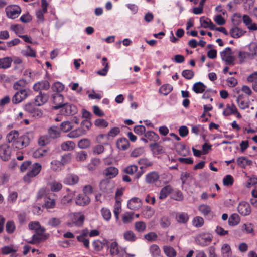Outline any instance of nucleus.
<instances>
[{"label":"nucleus","mask_w":257,"mask_h":257,"mask_svg":"<svg viewBox=\"0 0 257 257\" xmlns=\"http://www.w3.org/2000/svg\"><path fill=\"white\" fill-rule=\"evenodd\" d=\"M63 96L62 94L57 93L54 95L53 100L55 103L59 102V103L54 107L55 109H60V113L61 115L69 116L76 113L77 109L76 107L67 103L63 102Z\"/></svg>","instance_id":"f257e3e1"},{"label":"nucleus","mask_w":257,"mask_h":257,"mask_svg":"<svg viewBox=\"0 0 257 257\" xmlns=\"http://www.w3.org/2000/svg\"><path fill=\"white\" fill-rule=\"evenodd\" d=\"M7 141L12 143L14 147L18 149H22L27 146L29 143V138L27 136H19L17 131H11L6 136Z\"/></svg>","instance_id":"f03ea898"},{"label":"nucleus","mask_w":257,"mask_h":257,"mask_svg":"<svg viewBox=\"0 0 257 257\" xmlns=\"http://www.w3.org/2000/svg\"><path fill=\"white\" fill-rule=\"evenodd\" d=\"M107 246L109 249L110 255L112 257H135L134 253H128L126 252V247L119 246L116 241H107Z\"/></svg>","instance_id":"7ed1b4c3"},{"label":"nucleus","mask_w":257,"mask_h":257,"mask_svg":"<svg viewBox=\"0 0 257 257\" xmlns=\"http://www.w3.org/2000/svg\"><path fill=\"white\" fill-rule=\"evenodd\" d=\"M23 82L18 81L13 85V88L18 90L12 98V102L14 104H18L25 99L30 94V90L28 89L21 88Z\"/></svg>","instance_id":"20e7f679"},{"label":"nucleus","mask_w":257,"mask_h":257,"mask_svg":"<svg viewBox=\"0 0 257 257\" xmlns=\"http://www.w3.org/2000/svg\"><path fill=\"white\" fill-rule=\"evenodd\" d=\"M69 217L70 220L67 223L68 227H81L83 225L85 219L84 215L76 212L70 214Z\"/></svg>","instance_id":"39448f33"},{"label":"nucleus","mask_w":257,"mask_h":257,"mask_svg":"<svg viewBox=\"0 0 257 257\" xmlns=\"http://www.w3.org/2000/svg\"><path fill=\"white\" fill-rule=\"evenodd\" d=\"M212 236L208 233H201L198 234L195 239L196 243L201 246L204 247L211 242Z\"/></svg>","instance_id":"423d86ee"},{"label":"nucleus","mask_w":257,"mask_h":257,"mask_svg":"<svg viewBox=\"0 0 257 257\" xmlns=\"http://www.w3.org/2000/svg\"><path fill=\"white\" fill-rule=\"evenodd\" d=\"M5 11L7 16L10 19H13L17 18L21 12L20 7L16 5H11L8 6Z\"/></svg>","instance_id":"0eeeda50"},{"label":"nucleus","mask_w":257,"mask_h":257,"mask_svg":"<svg viewBox=\"0 0 257 257\" xmlns=\"http://www.w3.org/2000/svg\"><path fill=\"white\" fill-rule=\"evenodd\" d=\"M41 168V165L40 163H34L31 170L24 177V181L26 182H30L32 178L35 177L40 173Z\"/></svg>","instance_id":"6e6552de"},{"label":"nucleus","mask_w":257,"mask_h":257,"mask_svg":"<svg viewBox=\"0 0 257 257\" xmlns=\"http://www.w3.org/2000/svg\"><path fill=\"white\" fill-rule=\"evenodd\" d=\"M48 4L46 0L41 1V8L36 10V15L37 19V22L42 23L44 21V15L47 12Z\"/></svg>","instance_id":"1a4fd4ad"},{"label":"nucleus","mask_w":257,"mask_h":257,"mask_svg":"<svg viewBox=\"0 0 257 257\" xmlns=\"http://www.w3.org/2000/svg\"><path fill=\"white\" fill-rule=\"evenodd\" d=\"M221 58L222 61L226 64L230 65L234 63L235 59L232 56V50L230 47L226 48L220 53Z\"/></svg>","instance_id":"9d476101"},{"label":"nucleus","mask_w":257,"mask_h":257,"mask_svg":"<svg viewBox=\"0 0 257 257\" xmlns=\"http://www.w3.org/2000/svg\"><path fill=\"white\" fill-rule=\"evenodd\" d=\"M11 148L7 144L0 146V158L5 161L9 160L11 158Z\"/></svg>","instance_id":"9b49d317"},{"label":"nucleus","mask_w":257,"mask_h":257,"mask_svg":"<svg viewBox=\"0 0 257 257\" xmlns=\"http://www.w3.org/2000/svg\"><path fill=\"white\" fill-rule=\"evenodd\" d=\"M36 106L35 103L29 102L24 106V109L25 111L32 114L33 116H40L42 113Z\"/></svg>","instance_id":"f8f14e48"},{"label":"nucleus","mask_w":257,"mask_h":257,"mask_svg":"<svg viewBox=\"0 0 257 257\" xmlns=\"http://www.w3.org/2000/svg\"><path fill=\"white\" fill-rule=\"evenodd\" d=\"M223 114L225 116L231 115H235L238 118H240L241 117V115L238 112L237 109L234 104H227L226 108L223 112Z\"/></svg>","instance_id":"ddd939ff"},{"label":"nucleus","mask_w":257,"mask_h":257,"mask_svg":"<svg viewBox=\"0 0 257 257\" xmlns=\"http://www.w3.org/2000/svg\"><path fill=\"white\" fill-rule=\"evenodd\" d=\"M89 234V230L88 229L85 228L79 232V235L77 236V239L79 242H82L84 246L88 248L89 247V241L86 237Z\"/></svg>","instance_id":"4468645a"},{"label":"nucleus","mask_w":257,"mask_h":257,"mask_svg":"<svg viewBox=\"0 0 257 257\" xmlns=\"http://www.w3.org/2000/svg\"><path fill=\"white\" fill-rule=\"evenodd\" d=\"M238 211L241 215L247 216L251 213V207L248 203L242 201L238 206Z\"/></svg>","instance_id":"2eb2a0df"},{"label":"nucleus","mask_w":257,"mask_h":257,"mask_svg":"<svg viewBox=\"0 0 257 257\" xmlns=\"http://www.w3.org/2000/svg\"><path fill=\"white\" fill-rule=\"evenodd\" d=\"M250 49H253V52H252L251 53H249L247 52H245L244 51L240 52L239 53V58L240 60V61L242 62H243L246 59L250 57V55L253 56H256L257 55V45L255 44H252L250 45Z\"/></svg>","instance_id":"dca6fc26"},{"label":"nucleus","mask_w":257,"mask_h":257,"mask_svg":"<svg viewBox=\"0 0 257 257\" xmlns=\"http://www.w3.org/2000/svg\"><path fill=\"white\" fill-rule=\"evenodd\" d=\"M48 99V94L40 92L39 94L35 98V103L37 106H40L46 103Z\"/></svg>","instance_id":"f3484780"},{"label":"nucleus","mask_w":257,"mask_h":257,"mask_svg":"<svg viewBox=\"0 0 257 257\" xmlns=\"http://www.w3.org/2000/svg\"><path fill=\"white\" fill-rule=\"evenodd\" d=\"M159 179V175L156 171H152L147 173L145 177V181L148 184H153Z\"/></svg>","instance_id":"a211bd4d"},{"label":"nucleus","mask_w":257,"mask_h":257,"mask_svg":"<svg viewBox=\"0 0 257 257\" xmlns=\"http://www.w3.org/2000/svg\"><path fill=\"white\" fill-rule=\"evenodd\" d=\"M90 201L89 196L86 194H79L76 198V203L80 206H85L88 205Z\"/></svg>","instance_id":"6ab92c4d"},{"label":"nucleus","mask_w":257,"mask_h":257,"mask_svg":"<svg viewBox=\"0 0 257 257\" xmlns=\"http://www.w3.org/2000/svg\"><path fill=\"white\" fill-rule=\"evenodd\" d=\"M112 186V184L110 183V181L108 179L102 180L99 184L100 190L106 193H109L111 192Z\"/></svg>","instance_id":"aec40b11"},{"label":"nucleus","mask_w":257,"mask_h":257,"mask_svg":"<svg viewBox=\"0 0 257 257\" xmlns=\"http://www.w3.org/2000/svg\"><path fill=\"white\" fill-rule=\"evenodd\" d=\"M118 173V169L113 166L107 167L103 171L104 175L109 179L114 178L116 176Z\"/></svg>","instance_id":"412c9836"},{"label":"nucleus","mask_w":257,"mask_h":257,"mask_svg":"<svg viewBox=\"0 0 257 257\" xmlns=\"http://www.w3.org/2000/svg\"><path fill=\"white\" fill-rule=\"evenodd\" d=\"M50 88L49 83L47 81H43L36 83L33 85V89L35 91H40L43 90H47Z\"/></svg>","instance_id":"4be33fe9"},{"label":"nucleus","mask_w":257,"mask_h":257,"mask_svg":"<svg viewBox=\"0 0 257 257\" xmlns=\"http://www.w3.org/2000/svg\"><path fill=\"white\" fill-rule=\"evenodd\" d=\"M141 205V200L137 197L131 198L127 202V207L131 210H136Z\"/></svg>","instance_id":"5701e85b"},{"label":"nucleus","mask_w":257,"mask_h":257,"mask_svg":"<svg viewBox=\"0 0 257 257\" xmlns=\"http://www.w3.org/2000/svg\"><path fill=\"white\" fill-rule=\"evenodd\" d=\"M78 177L74 174L68 175L64 180V183L66 184L73 185L77 184L78 182Z\"/></svg>","instance_id":"b1692460"},{"label":"nucleus","mask_w":257,"mask_h":257,"mask_svg":"<svg viewBox=\"0 0 257 257\" xmlns=\"http://www.w3.org/2000/svg\"><path fill=\"white\" fill-rule=\"evenodd\" d=\"M172 191V187L170 185H168L164 186L160 190L159 198L162 200L165 199Z\"/></svg>","instance_id":"393cba45"},{"label":"nucleus","mask_w":257,"mask_h":257,"mask_svg":"<svg viewBox=\"0 0 257 257\" xmlns=\"http://www.w3.org/2000/svg\"><path fill=\"white\" fill-rule=\"evenodd\" d=\"M12 58L5 57L0 58V69H7L11 67Z\"/></svg>","instance_id":"a878e982"},{"label":"nucleus","mask_w":257,"mask_h":257,"mask_svg":"<svg viewBox=\"0 0 257 257\" xmlns=\"http://www.w3.org/2000/svg\"><path fill=\"white\" fill-rule=\"evenodd\" d=\"M129 146V141L126 138H120L117 142V146L120 150H125L128 148Z\"/></svg>","instance_id":"bb28decb"},{"label":"nucleus","mask_w":257,"mask_h":257,"mask_svg":"<svg viewBox=\"0 0 257 257\" xmlns=\"http://www.w3.org/2000/svg\"><path fill=\"white\" fill-rule=\"evenodd\" d=\"M176 219L179 223H186L189 220L188 215L185 212H179L176 215Z\"/></svg>","instance_id":"cd10ccee"},{"label":"nucleus","mask_w":257,"mask_h":257,"mask_svg":"<svg viewBox=\"0 0 257 257\" xmlns=\"http://www.w3.org/2000/svg\"><path fill=\"white\" fill-rule=\"evenodd\" d=\"M222 257H231L232 251L230 245L227 243L223 244L221 248Z\"/></svg>","instance_id":"c85d7f7f"},{"label":"nucleus","mask_w":257,"mask_h":257,"mask_svg":"<svg viewBox=\"0 0 257 257\" xmlns=\"http://www.w3.org/2000/svg\"><path fill=\"white\" fill-rule=\"evenodd\" d=\"M163 251L167 257H175L177 252L175 249L169 245H165L163 247Z\"/></svg>","instance_id":"c756f323"},{"label":"nucleus","mask_w":257,"mask_h":257,"mask_svg":"<svg viewBox=\"0 0 257 257\" xmlns=\"http://www.w3.org/2000/svg\"><path fill=\"white\" fill-rule=\"evenodd\" d=\"M28 226L30 229L35 230L38 233H43L45 231V229L41 227L39 222L38 221L31 222L29 224Z\"/></svg>","instance_id":"7c9ffc66"},{"label":"nucleus","mask_w":257,"mask_h":257,"mask_svg":"<svg viewBox=\"0 0 257 257\" xmlns=\"http://www.w3.org/2000/svg\"><path fill=\"white\" fill-rule=\"evenodd\" d=\"M85 134V130L79 127L70 132L68 134V137L70 138H76Z\"/></svg>","instance_id":"2f4dec72"},{"label":"nucleus","mask_w":257,"mask_h":257,"mask_svg":"<svg viewBox=\"0 0 257 257\" xmlns=\"http://www.w3.org/2000/svg\"><path fill=\"white\" fill-rule=\"evenodd\" d=\"M240 219L239 215L236 213L231 215L228 219V224L231 226H234L238 224Z\"/></svg>","instance_id":"473e14b6"},{"label":"nucleus","mask_w":257,"mask_h":257,"mask_svg":"<svg viewBox=\"0 0 257 257\" xmlns=\"http://www.w3.org/2000/svg\"><path fill=\"white\" fill-rule=\"evenodd\" d=\"M149 252L152 257H159L161 255V250L156 244H152L150 246Z\"/></svg>","instance_id":"72a5a7b5"},{"label":"nucleus","mask_w":257,"mask_h":257,"mask_svg":"<svg viewBox=\"0 0 257 257\" xmlns=\"http://www.w3.org/2000/svg\"><path fill=\"white\" fill-rule=\"evenodd\" d=\"M236 102L240 109H245L249 107L248 102L244 100L242 95H239L236 99Z\"/></svg>","instance_id":"f704fd0d"},{"label":"nucleus","mask_w":257,"mask_h":257,"mask_svg":"<svg viewBox=\"0 0 257 257\" xmlns=\"http://www.w3.org/2000/svg\"><path fill=\"white\" fill-rule=\"evenodd\" d=\"M206 86L201 82L195 83L193 86V90L196 93H202L205 90Z\"/></svg>","instance_id":"c9c22d12"},{"label":"nucleus","mask_w":257,"mask_h":257,"mask_svg":"<svg viewBox=\"0 0 257 257\" xmlns=\"http://www.w3.org/2000/svg\"><path fill=\"white\" fill-rule=\"evenodd\" d=\"M237 164L241 168H245L247 165L251 164V161L248 160L245 157H240L236 160Z\"/></svg>","instance_id":"e433bc0d"},{"label":"nucleus","mask_w":257,"mask_h":257,"mask_svg":"<svg viewBox=\"0 0 257 257\" xmlns=\"http://www.w3.org/2000/svg\"><path fill=\"white\" fill-rule=\"evenodd\" d=\"M18 194L17 192L9 191L7 198L8 203L11 204L15 203L18 198Z\"/></svg>","instance_id":"4c0bfd02"},{"label":"nucleus","mask_w":257,"mask_h":257,"mask_svg":"<svg viewBox=\"0 0 257 257\" xmlns=\"http://www.w3.org/2000/svg\"><path fill=\"white\" fill-rule=\"evenodd\" d=\"M100 213L105 221L108 222L111 218V212L108 208L103 207L101 208Z\"/></svg>","instance_id":"58836bf2"},{"label":"nucleus","mask_w":257,"mask_h":257,"mask_svg":"<svg viewBox=\"0 0 257 257\" xmlns=\"http://www.w3.org/2000/svg\"><path fill=\"white\" fill-rule=\"evenodd\" d=\"M123 238L125 240L131 242H134L137 239L136 235L131 230L126 231L124 233Z\"/></svg>","instance_id":"ea45409f"},{"label":"nucleus","mask_w":257,"mask_h":257,"mask_svg":"<svg viewBox=\"0 0 257 257\" xmlns=\"http://www.w3.org/2000/svg\"><path fill=\"white\" fill-rule=\"evenodd\" d=\"M198 210L203 215L206 216L209 214L211 212V208L207 204H201L198 207Z\"/></svg>","instance_id":"a19ab883"},{"label":"nucleus","mask_w":257,"mask_h":257,"mask_svg":"<svg viewBox=\"0 0 257 257\" xmlns=\"http://www.w3.org/2000/svg\"><path fill=\"white\" fill-rule=\"evenodd\" d=\"M244 33V32L241 29L238 27H234L230 30V34L231 36L235 38H239L242 36Z\"/></svg>","instance_id":"79ce46f5"},{"label":"nucleus","mask_w":257,"mask_h":257,"mask_svg":"<svg viewBox=\"0 0 257 257\" xmlns=\"http://www.w3.org/2000/svg\"><path fill=\"white\" fill-rule=\"evenodd\" d=\"M50 167L53 171H59L62 169L63 166L60 161L55 160L51 162Z\"/></svg>","instance_id":"37998d69"},{"label":"nucleus","mask_w":257,"mask_h":257,"mask_svg":"<svg viewBox=\"0 0 257 257\" xmlns=\"http://www.w3.org/2000/svg\"><path fill=\"white\" fill-rule=\"evenodd\" d=\"M192 223L193 226L196 228H200L203 225L204 221L202 217L196 216L193 218Z\"/></svg>","instance_id":"c03bdc74"},{"label":"nucleus","mask_w":257,"mask_h":257,"mask_svg":"<svg viewBox=\"0 0 257 257\" xmlns=\"http://www.w3.org/2000/svg\"><path fill=\"white\" fill-rule=\"evenodd\" d=\"M144 136L150 141H157L159 140V136L154 132L152 131H147L145 132Z\"/></svg>","instance_id":"a18cd8bd"},{"label":"nucleus","mask_w":257,"mask_h":257,"mask_svg":"<svg viewBox=\"0 0 257 257\" xmlns=\"http://www.w3.org/2000/svg\"><path fill=\"white\" fill-rule=\"evenodd\" d=\"M173 90V87L169 84L163 85L159 89V92L161 94L167 95Z\"/></svg>","instance_id":"49530a36"},{"label":"nucleus","mask_w":257,"mask_h":257,"mask_svg":"<svg viewBox=\"0 0 257 257\" xmlns=\"http://www.w3.org/2000/svg\"><path fill=\"white\" fill-rule=\"evenodd\" d=\"M75 143L71 141H68L63 143L61 145V149L64 151H70L75 147Z\"/></svg>","instance_id":"de8ad7c7"},{"label":"nucleus","mask_w":257,"mask_h":257,"mask_svg":"<svg viewBox=\"0 0 257 257\" xmlns=\"http://www.w3.org/2000/svg\"><path fill=\"white\" fill-rule=\"evenodd\" d=\"M48 133L50 137L53 139L57 138L60 135L59 128L55 126L51 127L48 130Z\"/></svg>","instance_id":"09e8293b"},{"label":"nucleus","mask_w":257,"mask_h":257,"mask_svg":"<svg viewBox=\"0 0 257 257\" xmlns=\"http://www.w3.org/2000/svg\"><path fill=\"white\" fill-rule=\"evenodd\" d=\"M134 213L133 212H126L124 213L122 217V220L124 224H127L134 220Z\"/></svg>","instance_id":"8fccbe9b"},{"label":"nucleus","mask_w":257,"mask_h":257,"mask_svg":"<svg viewBox=\"0 0 257 257\" xmlns=\"http://www.w3.org/2000/svg\"><path fill=\"white\" fill-rule=\"evenodd\" d=\"M138 163L141 165V168L151 166L153 165V162L146 158H142L138 161Z\"/></svg>","instance_id":"3c124183"},{"label":"nucleus","mask_w":257,"mask_h":257,"mask_svg":"<svg viewBox=\"0 0 257 257\" xmlns=\"http://www.w3.org/2000/svg\"><path fill=\"white\" fill-rule=\"evenodd\" d=\"M10 29L19 37H21V34L23 33V28L21 25L18 24L13 25L11 26Z\"/></svg>","instance_id":"603ef678"},{"label":"nucleus","mask_w":257,"mask_h":257,"mask_svg":"<svg viewBox=\"0 0 257 257\" xmlns=\"http://www.w3.org/2000/svg\"><path fill=\"white\" fill-rule=\"evenodd\" d=\"M87 154L85 151H80L76 154L75 159L77 161H84L87 158Z\"/></svg>","instance_id":"864d4df0"},{"label":"nucleus","mask_w":257,"mask_h":257,"mask_svg":"<svg viewBox=\"0 0 257 257\" xmlns=\"http://www.w3.org/2000/svg\"><path fill=\"white\" fill-rule=\"evenodd\" d=\"M50 185L51 191L53 192H58L60 191L62 187L61 183L56 181L51 182Z\"/></svg>","instance_id":"5fc2aeb1"},{"label":"nucleus","mask_w":257,"mask_h":257,"mask_svg":"<svg viewBox=\"0 0 257 257\" xmlns=\"http://www.w3.org/2000/svg\"><path fill=\"white\" fill-rule=\"evenodd\" d=\"M138 170V166L136 165H131L124 169V172L128 174L133 175Z\"/></svg>","instance_id":"6e6d98bb"},{"label":"nucleus","mask_w":257,"mask_h":257,"mask_svg":"<svg viewBox=\"0 0 257 257\" xmlns=\"http://www.w3.org/2000/svg\"><path fill=\"white\" fill-rule=\"evenodd\" d=\"M146 227V224L143 221H138L135 223V228L138 232H143Z\"/></svg>","instance_id":"4d7b16f0"},{"label":"nucleus","mask_w":257,"mask_h":257,"mask_svg":"<svg viewBox=\"0 0 257 257\" xmlns=\"http://www.w3.org/2000/svg\"><path fill=\"white\" fill-rule=\"evenodd\" d=\"M95 125L100 128H104L108 125V122L104 119L98 118L94 122Z\"/></svg>","instance_id":"13d9d810"},{"label":"nucleus","mask_w":257,"mask_h":257,"mask_svg":"<svg viewBox=\"0 0 257 257\" xmlns=\"http://www.w3.org/2000/svg\"><path fill=\"white\" fill-rule=\"evenodd\" d=\"M172 198L176 201H182L183 199L182 193L180 190H175L172 193Z\"/></svg>","instance_id":"bf43d9fd"},{"label":"nucleus","mask_w":257,"mask_h":257,"mask_svg":"<svg viewBox=\"0 0 257 257\" xmlns=\"http://www.w3.org/2000/svg\"><path fill=\"white\" fill-rule=\"evenodd\" d=\"M47 151L46 150L40 148L35 150L33 153V156L36 158H39L45 155Z\"/></svg>","instance_id":"052dcab7"},{"label":"nucleus","mask_w":257,"mask_h":257,"mask_svg":"<svg viewBox=\"0 0 257 257\" xmlns=\"http://www.w3.org/2000/svg\"><path fill=\"white\" fill-rule=\"evenodd\" d=\"M22 54L26 56L32 57H35L36 56L35 52L29 46H28L26 49L22 51Z\"/></svg>","instance_id":"680f3d73"},{"label":"nucleus","mask_w":257,"mask_h":257,"mask_svg":"<svg viewBox=\"0 0 257 257\" xmlns=\"http://www.w3.org/2000/svg\"><path fill=\"white\" fill-rule=\"evenodd\" d=\"M170 220L168 217L163 216L160 221V224L162 227L167 228L170 225Z\"/></svg>","instance_id":"e2e57ef3"},{"label":"nucleus","mask_w":257,"mask_h":257,"mask_svg":"<svg viewBox=\"0 0 257 257\" xmlns=\"http://www.w3.org/2000/svg\"><path fill=\"white\" fill-rule=\"evenodd\" d=\"M90 141L87 139H84L80 140L78 143V146L81 149H85L90 146Z\"/></svg>","instance_id":"0e129e2a"},{"label":"nucleus","mask_w":257,"mask_h":257,"mask_svg":"<svg viewBox=\"0 0 257 257\" xmlns=\"http://www.w3.org/2000/svg\"><path fill=\"white\" fill-rule=\"evenodd\" d=\"M50 142V137L47 135H44L40 137L38 144L40 146H43Z\"/></svg>","instance_id":"69168bd1"},{"label":"nucleus","mask_w":257,"mask_h":257,"mask_svg":"<svg viewBox=\"0 0 257 257\" xmlns=\"http://www.w3.org/2000/svg\"><path fill=\"white\" fill-rule=\"evenodd\" d=\"M44 205L47 208H52L55 206V201L54 199L47 197L45 200Z\"/></svg>","instance_id":"338daca9"},{"label":"nucleus","mask_w":257,"mask_h":257,"mask_svg":"<svg viewBox=\"0 0 257 257\" xmlns=\"http://www.w3.org/2000/svg\"><path fill=\"white\" fill-rule=\"evenodd\" d=\"M200 22L202 27H203L204 28H208V27H209L211 21L210 19L207 18L202 17L200 19Z\"/></svg>","instance_id":"774afa93"}]
</instances>
